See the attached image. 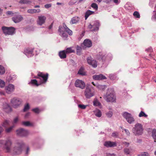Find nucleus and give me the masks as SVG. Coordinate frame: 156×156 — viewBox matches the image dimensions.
<instances>
[{"label":"nucleus","instance_id":"0eeeda50","mask_svg":"<svg viewBox=\"0 0 156 156\" xmlns=\"http://www.w3.org/2000/svg\"><path fill=\"white\" fill-rule=\"evenodd\" d=\"M22 101L20 98L15 97L11 100L10 103L14 108H18L21 104Z\"/></svg>","mask_w":156,"mask_h":156},{"label":"nucleus","instance_id":"6ab92c4d","mask_svg":"<svg viewBox=\"0 0 156 156\" xmlns=\"http://www.w3.org/2000/svg\"><path fill=\"white\" fill-rule=\"evenodd\" d=\"M23 19V17L21 15H18L12 18V20L15 23H17L20 22Z\"/></svg>","mask_w":156,"mask_h":156},{"label":"nucleus","instance_id":"09e8293b","mask_svg":"<svg viewBox=\"0 0 156 156\" xmlns=\"http://www.w3.org/2000/svg\"><path fill=\"white\" fill-rule=\"evenodd\" d=\"M5 86V82L1 79H0V87L2 88Z\"/></svg>","mask_w":156,"mask_h":156},{"label":"nucleus","instance_id":"ddd939ff","mask_svg":"<svg viewBox=\"0 0 156 156\" xmlns=\"http://www.w3.org/2000/svg\"><path fill=\"white\" fill-rule=\"evenodd\" d=\"M58 30L59 32V35L62 37L64 40H66L68 35L66 31L64 30V28L62 27V26H59Z\"/></svg>","mask_w":156,"mask_h":156},{"label":"nucleus","instance_id":"a19ab883","mask_svg":"<svg viewBox=\"0 0 156 156\" xmlns=\"http://www.w3.org/2000/svg\"><path fill=\"white\" fill-rule=\"evenodd\" d=\"M139 117H147V115L144 112L141 111L139 115Z\"/></svg>","mask_w":156,"mask_h":156},{"label":"nucleus","instance_id":"7ed1b4c3","mask_svg":"<svg viewBox=\"0 0 156 156\" xmlns=\"http://www.w3.org/2000/svg\"><path fill=\"white\" fill-rule=\"evenodd\" d=\"M143 130L142 125L139 123L136 124L132 129L133 133L136 136L142 135Z\"/></svg>","mask_w":156,"mask_h":156},{"label":"nucleus","instance_id":"338daca9","mask_svg":"<svg viewBox=\"0 0 156 156\" xmlns=\"http://www.w3.org/2000/svg\"><path fill=\"white\" fill-rule=\"evenodd\" d=\"M30 115V113L29 112H28L27 113H26L25 115V118L26 119Z\"/></svg>","mask_w":156,"mask_h":156},{"label":"nucleus","instance_id":"39448f33","mask_svg":"<svg viewBox=\"0 0 156 156\" xmlns=\"http://www.w3.org/2000/svg\"><path fill=\"white\" fill-rule=\"evenodd\" d=\"M2 29L5 35H13L15 33V28L13 27H2Z\"/></svg>","mask_w":156,"mask_h":156},{"label":"nucleus","instance_id":"a211bd4d","mask_svg":"<svg viewBox=\"0 0 156 156\" xmlns=\"http://www.w3.org/2000/svg\"><path fill=\"white\" fill-rule=\"evenodd\" d=\"M6 92L8 94H10L12 92L14 91L15 89V87L13 84H10L5 87Z\"/></svg>","mask_w":156,"mask_h":156},{"label":"nucleus","instance_id":"dca6fc26","mask_svg":"<svg viewBox=\"0 0 156 156\" xmlns=\"http://www.w3.org/2000/svg\"><path fill=\"white\" fill-rule=\"evenodd\" d=\"M104 145L105 146L108 148L114 147L117 146V144L115 142H112L110 141H105Z\"/></svg>","mask_w":156,"mask_h":156},{"label":"nucleus","instance_id":"bf43d9fd","mask_svg":"<svg viewBox=\"0 0 156 156\" xmlns=\"http://www.w3.org/2000/svg\"><path fill=\"white\" fill-rule=\"evenodd\" d=\"M51 4H47L44 5V7L46 9H48L51 7Z\"/></svg>","mask_w":156,"mask_h":156},{"label":"nucleus","instance_id":"c03bdc74","mask_svg":"<svg viewBox=\"0 0 156 156\" xmlns=\"http://www.w3.org/2000/svg\"><path fill=\"white\" fill-rule=\"evenodd\" d=\"M133 15L136 18H139L140 17V15L139 12L136 11H135L133 13Z\"/></svg>","mask_w":156,"mask_h":156},{"label":"nucleus","instance_id":"c9c22d12","mask_svg":"<svg viewBox=\"0 0 156 156\" xmlns=\"http://www.w3.org/2000/svg\"><path fill=\"white\" fill-rule=\"evenodd\" d=\"M54 23V21H53L51 24L50 25V26L48 27V29L49 30L48 31V32L50 34H52L53 33V31L52 30V28Z\"/></svg>","mask_w":156,"mask_h":156},{"label":"nucleus","instance_id":"680f3d73","mask_svg":"<svg viewBox=\"0 0 156 156\" xmlns=\"http://www.w3.org/2000/svg\"><path fill=\"white\" fill-rule=\"evenodd\" d=\"M122 144H123L126 145L127 147L129 146V142L126 141L123 142H122Z\"/></svg>","mask_w":156,"mask_h":156},{"label":"nucleus","instance_id":"423d86ee","mask_svg":"<svg viewBox=\"0 0 156 156\" xmlns=\"http://www.w3.org/2000/svg\"><path fill=\"white\" fill-rule=\"evenodd\" d=\"M24 145V144L22 142L17 143L13 149L14 154H20L22 151V148Z\"/></svg>","mask_w":156,"mask_h":156},{"label":"nucleus","instance_id":"9d476101","mask_svg":"<svg viewBox=\"0 0 156 156\" xmlns=\"http://www.w3.org/2000/svg\"><path fill=\"white\" fill-rule=\"evenodd\" d=\"M100 25V24L99 21L96 20L94 22L93 25H91V24H89L88 27V28L90 29H91L92 28H93V29L91 30L92 32L96 31L99 30Z\"/></svg>","mask_w":156,"mask_h":156},{"label":"nucleus","instance_id":"69168bd1","mask_svg":"<svg viewBox=\"0 0 156 156\" xmlns=\"http://www.w3.org/2000/svg\"><path fill=\"white\" fill-rule=\"evenodd\" d=\"M154 4V2L152 1H150L149 3V5L150 6L151 8L153 7V5Z\"/></svg>","mask_w":156,"mask_h":156},{"label":"nucleus","instance_id":"13d9d810","mask_svg":"<svg viewBox=\"0 0 156 156\" xmlns=\"http://www.w3.org/2000/svg\"><path fill=\"white\" fill-rule=\"evenodd\" d=\"M13 126H11L9 128H7L6 129L5 131L7 133H9L10 132L11 130L13 128Z\"/></svg>","mask_w":156,"mask_h":156},{"label":"nucleus","instance_id":"0e129e2a","mask_svg":"<svg viewBox=\"0 0 156 156\" xmlns=\"http://www.w3.org/2000/svg\"><path fill=\"white\" fill-rule=\"evenodd\" d=\"M124 130L125 131L126 134L127 135H130V133L129 131L127 129H124Z\"/></svg>","mask_w":156,"mask_h":156},{"label":"nucleus","instance_id":"603ef678","mask_svg":"<svg viewBox=\"0 0 156 156\" xmlns=\"http://www.w3.org/2000/svg\"><path fill=\"white\" fill-rule=\"evenodd\" d=\"M65 31L66 32H67L69 35H72L73 34L72 31L69 28L67 29V30Z\"/></svg>","mask_w":156,"mask_h":156},{"label":"nucleus","instance_id":"6e6552de","mask_svg":"<svg viewBox=\"0 0 156 156\" xmlns=\"http://www.w3.org/2000/svg\"><path fill=\"white\" fill-rule=\"evenodd\" d=\"M122 116L125 118L126 121L129 124L133 123L135 120L132 115L127 112H125L122 114Z\"/></svg>","mask_w":156,"mask_h":156},{"label":"nucleus","instance_id":"864d4df0","mask_svg":"<svg viewBox=\"0 0 156 156\" xmlns=\"http://www.w3.org/2000/svg\"><path fill=\"white\" fill-rule=\"evenodd\" d=\"M32 110L33 112H34L35 113H37V114L39 113L40 112V110L37 108H34V109H32Z\"/></svg>","mask_w":156,"mask_h":156},{"label":"nucleus","instance_id":"f257e3e1","mask_svg":"<svg viewBox=\"0 0 156 156\" xmlns=\"http://www.w3.org/2000/svg\"><path fill=\"white\" fill-rule=\"evenodd\" d=\"M48 73L44 74L43 73L39 72L37 74V76L34 77V78L37 79H39L40 80V84L38 83L36 79L32 80L30 83L36 85L37 86H38L41 85V84L46 82L48 79Z\"/></svg>","mask_w":156,"mask_h":156},{"label":"nucleus","instance_id":"4468645a","mask_svg":"<svg viewBox=\"0 0 156 156\" xmlns=\"http://www.w3.org/2000/svg\"><path fill=\"white\" fill-rule=\"evenodd\" d=\"M75 86L76 87L83 89L85 88V84L83 81L80 80H77L75 83Z\"/></svg>","mask_w":156,"mask_h":156},{"label":"nucleus","instance_id":"9b49d317","mask_svg":"<svg viewBox=\"0 0 156 156\" xmlns=\"http://www.w3.org/2000/svg\"><path fill=\"white\" fill-rule=\"evenodd\" d=\"M85 96L87 98H90L94 95V92L89 87H87L84 92Z\"/></svg>","mask_w":156,"mask_h":156},{"label":"nucleus","instance_id":"f704fd0d","mask_svg":"<svg viewBox=\"0 0 156 156\" xmlns=\"http://www.w3.org/2000/svg\"><path fill=\"white\" fill-rule=\"evenodd\" d=\"M152 136L153 139L155 140L154 141L156 142V129H154L152 131Z\"/></svg>","mask_w":156,"mask_h":156},{"label":"nucleus","instance_id":"3c124183","mask_svg":"<svg viewBox=\"0 0 156 156\" xmlns=\"http://www.w3.org/2000/svg\"><path fill=\"white\" fill-rule=\"evenodd\" d=\"M113 115V113L112 111H109L106 114V116L108 117H111Z\"/></svg>","mask_w":156,"mask_h":156},{"label":"nucleus","instance_id":"de8ad7c7","mask_svg":"<svg viewBox=\"0 0 156 156\" xmlns=\"http://www.w3.org/2000/svg\"><path fill=\"white\" fill-rule=\"evenodd\" d=\"M124 152L126 154H129L130 153V150L128 148H125L124 150Z\"/></svg>","mask_w":156,"mask_h":156},{"label":"nucleus","instance_id":"393cba45","mask_svg":"<svg viewBox=\"0 0 156 156\" xmlns=\"http://www.w3.org/2000/svg\"><path fill=\"white\" fill-rule=\"evenodd\" d=\"M94 12L88 10L85 12L84 17L85 20H87V18L91 15L94 14Z\"/></svg>","mask_w":156,"mask_h":156},{"label":"nucleus","instance_id":"ea45409f","mask_svg":"<svg viewBox=\"0 0 156 156\" xmlns=\"http://www.w3.org/2000/svg\"><path fill=\"white\" fill-rule=\"evenodd\" d=\"M5 72V70L4 67L1 65H0V75L4 74Z\"/></svg>","mask_w":156,"mask_h":156},{"label":"nucleus","instance_id":"412c9836","mask_svg":"<svg viewBox=\"0 0 156 156\" xmlns=\"http://www.w3.org/2000/svg\"><path fill=\"white\" fill-rule=\"evenodd\" d=\"M24 52L25 54L28 58L31 57L34 55L33 54V49H32L27 48L25 50Z\"/></svg>","mask_w":156,"mask_h":156},{"label":"nucleus","instance_id":"e2e57ef3","mask_svg":"<svg viewBox=\"0 0 156 156\" xmlns=\"http://www.w3.org/2000/svg\"><path fill=\"white\" fill-rule=\"evenodd\" d=\"M115 155L114 153H107L106 156H115Z\"/></svg>","mask_w":156,"mask_h":156},{"label":"nucleus","instance_id":"2f4dec72","mask_svg":"<svg viewBox=\"0 0 156 156\" xmlns=\"http://www.w3.org/2000/svg\"><path fill=\"white\" fill-rule=\"evenodd\" d=\"M107 86L105 85H102L101 84H98L97 86V87L99 90H104L106 88Z\"/></svg>","mask_w":156,"mask_h":156},{"label":"nucleus","instance_id":"4be33fe9","mask_svg":"<svg viewBox=\"0 0 156 156\" xmlns=\"http://www.w3.org/2000/svg\"><path fill=\"white\" fill-rule=\"evenodd\" d=\"M83 44L86 47L90 48L92 46V42L90 40L87 39L84 40Z\"/></svg>","mask_w":156,"mask_h":156},{"label":"nucleus","instance_id":"20e7f679","mask_svg":"<svg viewBox=\"0 0 156 156\" xmlns=\"http://www.w3.org/2000/svg\"><path fill=\"white\" fill-rule=\"evenodd\" d=\"M105 98L107 102H113L115 100L114 91L112 89H108L105 96Z\"/></svg>","mask_w":156,"mask_h":156},{"label":"nucleus","instance_id":"bb28decb","mask_svg":"<svg viewBox=\"0 0 156 156\" xmlns=\"http://www.w3.org/2000/svg\"><path fill=\"white\" fill-rule=\"evenodd\" d=\"M109 78L112 80H117L119 79L115 73L110 74L109 75Z\"/></svg>","mask_w":156,"mask_h":156},{"label":"nucleus","instance_id":"7c9ffc66","mask_svg":"<svg viewBox=\"0 0 156 156\" xmlns=\"http://www.w3.org/2000/svg\"><path fill=\"white\" fill-rule=\"evenodd\" d=\"M16 77V76L14 75L10 76L7 77L6 80L8 81L11 82L15 79Z\"/></svg>","mask_w":156,"mask_h":156},{"label":"nucleus","instance_id":"58836bf2","mask_svg":"<svg viewBox=\"0 0 156 156\" xmlns=\"http://www.w3.org/2000/svg\"><path fill=\"white\" fill-rule=\"evenodd\" d=\"M9 125V121L8 120H6L3 122L2 126L5 127H6Z\"/></svg>","mask_w":156,"mask_h":156},{"label":"nucleus","instance_id":"c756f323","mask_svg":"<svg viewBox=\"0 0 156 156\" xmlns=\"http://www.w3.org/2000/svg\"><path fill=\"white\" fill-rule=\"evenodd\" d=\"M72 47L67 48L66 50H64L66 54L71 53L75 52V50L72 49Z\"/></svg>","mask_w":156,"mask_h":156},{"label":"nucleus","instance_id":"cd10ccee","mask_svg":"<svg viewBox=\"0 0 156 156\" xmlns=\"http://www.w3.org/2000/svg\"><path fill=\"white\" fill-rule=\"evenodd\" d=\"M79 20V19L78 17L75 16L73 17L70 21V23L72 24H75L77 23Z\"/></svg>","mask_w":156,"mask_h":156},{"label":"nucleus","instance_id":"79ce46f5","mask_svg":"<svg viewBox=\"0 0 156 156\" xmlns=\"http://www.w3.org/2000/svg\"><path fill=\"white\" fill-rule=\"evenodd\" d=\"M95 115L98 117H100L101 116L102 114L101 111L99 110H98L95 113Z\"/></svg>","mask_w":156,"mask_h":156},{"label":"nucleus","instance_id":"774afa93","mask_svg":"<svg viewBox=\"0 0 156 156\" xmlns=\"http://www.w3.org/2000/svg\"><path fill=\"white\" fill-rule=\"evenodd\" d=\"M18 121V119L17 117L15 118L13 121V122L14 123H16Z\"/></svg>","mask_w":156,"mask_h":156},{"label":"nucleus","instance_id":"f3484780","mask_svg":"<svg viewBox=\"0 0 156 156\" xmlns=\"http://www.w3.org/2000/svg\"><path fill=\"white\" fill-rule=\"evenodd\" d=\"M3 110L6 113H9L12 111V108L11 106L8 104L5 103L3 105Z\"/></svg>","mask_w":156,"mask_h":156},{"label":"nucleus","instance_id":"1a4fd4ad","mask_svg":"<svg viewBox=\"0 0 156 156\" xmlns=\"http://www.w3.org/2000/svg\"><path fill=\"white\" fill-rule=\"evenodd\" d=\"M17 135L23 137L27 136L29 134L28 130L23 128H20L16 130Z\"/></svg>","mask_w":156,"mask_h":156},{"label":"nucleus","instance_id":"a878e982","mask_svg":"<svg viewBox=\"0 0 156 156\" xmlns=\"http://www.w3.org/2000/svg\"><path fill=\"white\" fill-rule=\"evenodd\" d=\"M58 55L61 59L65 58L66 57V53L64 50L59 51Z\"/></svg>","mask_w":156,"mask_h":156},{"label":"nucleus","instance_id":"052dcab7","mask_svg":"<svg viewBox=\"0 0 156 156\" xmlns=\"http://www.w3.org/2000/svg\"><path fill=\"white\" fill-rule=\"evenodd\" d=\"M62 27L64 28V31H66L67 30V29L69 28L64 23H63V26H62Z\"/></svg>","mask_w":156,"mask_h":156},{"label":"nucleus","instance_id":"2eb2a0df","mask_svg":"<svg viewBox=\"0 0 156 156\" xmlns=\"http://www.w3.org/2000/svg\"><path fill=\"white\" fill-rule=\"evenodd\" d=\"M46 19V16L41 15L38 16V19L37 21V24L41 26L45 23Z\"/></svg>","mask_w":156,"mask_h":156},{"label":"nucleus","instance_id":"8fccbe9b","mask_svg":"<svg viewBox=\"0 0 156 156\" xmlns=\"http://www.w3.org/2000/svg\"><path fill=\"white\" fill-rule=\"evenodd\" d=\"M119 136V133L118 132H113L112 135V137H117Z\"/></svg>","mask_w":156,"mask_h":156},{"label":"nucleus","instance_id":"4c0bfd02","mask_svg":"<svg viewBox=\"0 0 156 156\" xmlns=\"http://www.w3.org/2000/svg\"><path fill=\"white\" fill-rule=\"evenodd\" d=\"M31 2L30 1L27 0H21L19 3L21 4H30Z\"/></svg>","mask_w":156,"mask_h":156},{"label":"nucleus","instance_id":"4d7b16f0","mask_svg":"<svg viewBox=\"0 0 156 156\" xmlns=\"http://www.w3.org/2000/svg\"><path fill=\"white\" fill-rule=\"evenodd\" d=\"M78 107L82 109H84L86 107V106L82 104H80L78 105Z\"/></svg>","mask_w":156,"mask_h":156},{"label":"nucleus","instance_id":"c85d7f7f","mask_svg":"<svg viewBox=\"0 0 156 156\" xmlns=\"http://www.w3.org/2000/svg\"><path fill=\"white\" fill-rule=\"evenodd\" d=\"M40 11L41 10L39 9H29L27 11V12L28 13H34L36 12L39 13L40 12Z\"/></svg>","mask_w":156,"mask_h":156},{"label":"nucleus","instance_id":"f8f14e48","mask_svg":"<svg viewBox=\"0 0 156 156\" xmlns=\"http://www.w3.org/2000/svg\"><path fill=\"white\" fill-rule=\"evenodd\" d=\"M87 60L88 64L91 66L93 68H96L97 66V63L96 60L93 59L91 56L87 58Z\"/></svg>","mask_w":156,"mask_h":156},{"label":"nucleus","instance_id":"5701e85b","mask_svg":"<svg viewBox=\"0 0 156 156\" xmlns=\"http://www.w3.org/2000/svg\"><path fill=\"white\" fill-rule=\"evenodd\" d=\"M97 58L99 61H102V64H103L105 61L106 57L105 55L100 53L97 55Z\"/></svg>","mask_w":156,"mask_h":156},{"label":"nucleus","instance_id":"f03ea898","mask_svg":"<svg viewBox=\"0 0 156 156\" xmlns=\"http://www.w3.org/2000/svg\"><path fill=\"white\" fill-rule=\"evenodd\" d=\"M12 144V142L9 140L5 141L0 140V147H3L4 149L5 150L6 152H10Z\"/></svg>","mask_w":156,"mask_h":156},{"label":"nucleus","instance_id":"b1692460","mask_svg":"<svg viewBox=\"0 0 156 156\" xmlns=\"http://www.w3.org/2000/svg\"><path fill=\"white\" fill-rule=\"evenodd\" d=\"M77 74L82 76L86 75V73L85 71V69L84 67L83 66L80 67L78 72Z\"/></svg>","mask_w":156,"mask_h":156},{"label":"nucleus","instance_id":"473e14b6","mask_svg":"<svg viewBox=\"0 0 156 156\" xmlns=\"http://www.w3.org/2000/svg\"><path fill=\"white\" fill-rule=\"evenodd\" d=\"M22 124L26 126H33V124L28 121L23 122Z\"/></svg>","mask_w":156,"mask_h":156},{"label":"nucleus","instance_id":"aec40b11","mask_svg":"<svg viewBox=\"0 0 156 156\" xmlns=\"http://www.w3.org/2000/svg\"><path fill=\"white\" fill-rule=\"evenodd\" d=\"M93 78L94 79L96 80H101L107 79V78L105 76L101 74L98 75H94L93 76Z\"/></svg>","mask_w":156,"mask_h":156},{"label":"nucleus","instance_id":"6e6d98bb","mask_svg":"<svg viewBox=\"0 0 156 156\" xmlns=\"http://www.w3.org/2000/svg\"><path fill=\"white\" fill-rule=\"evenodd\" d=\"M106 58L109 60L112 59V55L110 53L108 54Z\"/></svg>","mask_w":156,"mask_h":156},{"label":"nucleus","instance_id":"37998d69","mask_svg":"<svg viewBox=\"0 0 156 156\" xmlns=\"http://www.w3.org/2000/svg\"><path fill=\"white\" fill-rule=\"evenodd\" d=\"M91 6L94 9L96 10H97L98 9V7L97 4L95 3H92L91 5Z\"/></svg>","mask_w":156,"mask_h":156},{"label":"nucleus","instance_id":"e433bc0d","mask_svg":"<svg viewBox=\"0 0 156 156\" xmlns=\"http://www.w3.org/2000/svg\"><path fill=\"white\" fill-rule=\"evenodd\" d=\"M93 105L95 106H99L101 105L100 103L97 99H94L93 101Z\"/></svg>","mask_w":156,"mask_h":156},{"label":"nucleus","instance_id":"a18cd8bd","mask_svg":"<svg viewBox=\"0 0 156 156\" xmlns=\"http://www.w3.org/2000/svg\"><path fill=\"white\" fill-rule=\"evenodd\" d=\"M138 156H149V154L147 152H143L138 154Z\"/></svg>","mask_w":156,"mask_h":156},{"label":"nucleus","instance_id":"5fc2aeb1","mask_svg":"<svg viewBox=\"0 0 156 156\" xmlns=\"http://www.w3.org/2000/svg\"><path fill=\"white\" fill-rule=\"evenodd\" d=\"M6 14L7 15H11V16H12L14 14L13 12L11 11H7L6 12Z\"/></svg>","mask_w":156,"mask_h":156},{"label":"nucleus","instance_id":"72a5a7b5","mask_svg":"<svg viewBox=\"0 0 156 156\" xmlns=\"http://www.w3.org/2000/svg\"><path fill=\"white\" fill-rule=\"evenodd\" d=\"M81 47L77 45L76 46V54L77 55H81Z\"/></svg>","mask_w":156,"mask_h":156},{"label":"nucleus","instance_id":"49530a36","mask_svg":"<svg viewBox=\"0 0 156 156\" xmlns=\"http://www.w3.org/2000/svg\"><path fill=\"white\" fill-rule=\"evenodd\" d=\"M30 108V106L28 103H27L26 105H25L23 109V111L26 112L29 110Z\"/></svg>","mask_w":156,"mask_h":156}]
</instances>
